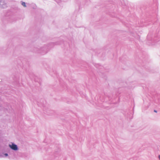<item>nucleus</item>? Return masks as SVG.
Instances as JSON below:
<instances>
[{
	"label": "nucleus",
	"mask_w": 160,
	"mask_h": 160,
	"mask_svg": "<svg viewBox=\"0 0 160 160\" xmlns=\"http://www.w3.org/2000/svg\"><path fill=\"white\" fill-rule=\"evenodd\" d=\"M9 147L12 149L14 150H18V148L17 146L14 144H12V145H9Z\"/></svg>",
	"instance_id": "f257e3e1"
},
{
	"label": "nucleus",
	"mask_w": 160,
	"mask_h": 160,
	"mask_svg": "<svg viewBox=\"0 0 160 160\" xmlns=\"http://www.w3.org/2000/svg\"><path fill=\"white\" fill-rule=\"evenodd\" d=\"M22 5L24 7H26V4L25 2H22Z\"/></svg>",
	"instance_id": "f03ea898"
},
{
	"label": "nucleus",
	"mask_w": 160,
	"mask_h": 160,
	"mask_svg": "<svg viewBox=\"0 0 160 160\" xmlns=\"http://www.w3.org/2000/svg\"><path fill=\"white\" fill-rule=\"evenodd\" d=\"M159 158L160 160V155L159 156Z\"/></svg>",
	"instance_id": "39448f33"
},
{
	"label": "nucleus",
	"mask_w": 160,
	"mask_h": 160,
	"mask_svg": "<svg viewBox=\"0 0 160 160\" xmlns=\"http://www.w3.org/2000/svg\"><path fill=\"white\" fill-rule=\"evenodd\" d=\"M154 112H157V111L156 110H154Z\"/></svg>",
	"instance_id": "20e7f679"
},
{
	"label": "nucleus",
	"mask_w": 160,
	"mask_h": 160,
	"mask_svg": "<svg viewBox=\"0 0 160 160\" xmlns=\"http://www.w3.org/2000/svg\"><path fill=\"white\" fill-rule=\"evenodd\" d=\"M5 155L6 156H8V154H7V153H6V154H5Z\"/></svg>",
	"instance_id": "7ed1b4c3"
}]
</instances>
